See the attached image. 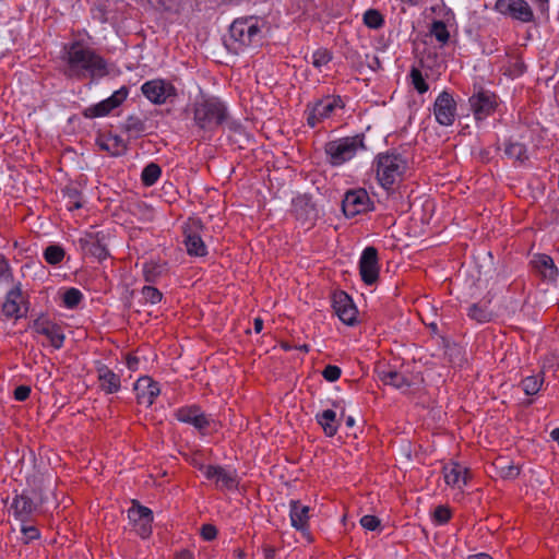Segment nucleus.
<instances>
[{
	"mask_svg": "<svg viewBox=\"0 0 559 559\" xmlns=\"http://www.w3.org/2000/svg\"><path fill=\"white\" fill-rule=\"evenodd\" d=\"M143 278L146 283L155 284L162 277L168 275L169 273V264L167 261H147L143 263L142 267Z\"/></svg>",
	"mask_w": 559,
	"mask_h": 559,
	"instance_id": "28",
	"label": "nucleus"
},
{
	"mask_svg": "<svg viewBox=\"0 0 559 559\" xmlns=\"http://www.w3.org/2000/svg\"><path fill=\"white\" fill-rule=\"evenodd\" d=\"M378 376L384 385H391L397 390H407L412 385V381L407 376L391 368L380 370Z\"/></svg>",
	"mask_w": 559,
	"mask_h": 559,
	"instance_id": "30",
	"label": "nucleus"
},
{
	"mask_svg": "<svg viewBox=\"0 0 559 559\" xmlns=\"http://www.w3.org/2000/svg\"><path fill=\"white\" fill-rule=\"evenodd\" d=\"M490 302V299L483 298L480 301L472 304L467 309V317L480 324L492 321L495 313L489 308Z\"/></svg>",
	"mask_w": 559,
	"mask_h": 559,
	"instance_id": "29",
	"label": "nucleus"
},
{
	"mask_svg": "<svg viewBox=\"0 0 559 559\" xmlns=\"http://www.w3.org/2000/svg\"><path fill=\"white\" fill-rule=\"evenodd\" d=\"M146 120V118H141L136 115H129L120 128L129 136L140 138L147 133Z\"/></svg>",
	"mask_w": 559,
	"mask_h": 559,
	"instance_id": "33",
	"label": "nucleus"
},
{
	"mask_svg": "<svg viewBox=\"0 0 559 559\" xmlns=\"http://www.w3.org/2000/svg\"><path fill=\"white\" fill-rule=\"evenodd\" d=\"M520 475V468L515 465L509 464L500 468V476L506 479H513Z\"/></svg>",
	"mask_w": 559,
	"mask_h": 559,
	"instance_id": "54",
	"label": "nucleus"
},
{
	"mask_svg": "<svg viewBox=\"0 0 559 559\" xmlns=\"http://www.w3.org/2000/svg\"><path fill=\"white\" fill-rule=\"evenodd\" d=\"M32 389L29 385H19L14 389L13 397L19 402L26 401L31 395Z\"/></svg>",
	"mask_w": 559,
	"mask_h": 559,
	"instance_id": "53",
	"label": "nucleus"
},
{
	"mask_svg": "<svg viewBox=\"0 0 559 559\" xmlns=\"http://www.w3.org/2000/svg\"><path fill=\"white\" fill-rule=\"evenodd\" d=\"M316 420L323 429L324 435L329 438H332L337 433L341 425V418H337L336 413L333 409H325L318 413L316 415Z\"/></svg>",
	"mask_w": 559,
	"mask_h": 559,
	"instance_id": "32",
	"label": "nucleus"
},
{
	"mask_svg": "<svg viewBox=\"0 0 559 559\" xmlns=\"http://www.w3.org/2000/svg\"><path fill=\"white\" fill-rule=\"evenodd\" d=\"M130 88L126 85L115 91L109 97L93 104L82 110V116L86 119H95L110 115L119 108L128 98Z\"/></svg>",
	"mask_w": 559,
	"mask_h": 559,
	"instance_id": "9",
	"label": "nucleus"
},
{
	"mask_svg": "<svg viewBox=\"0 0 559 559\" xmlns=\"http://www.w3.org/2000/svg\"><path fill=\"white\" fill-rule=\"evenodd\" d=\"M534 264L544 281L551 283L557 281L559 275L558 267L550 255L545 253L538 254L534 260Z\"/></svg>",
	"mask_w": 559,
	"mask_h": 559,
	"instance_id": "31",
	"label": "nucleus"
},
{
	"mask_svg": "<svg viewBox=\"0 0 559 559\" xmlns=\"http://www.w3.org/2000/svg\"><path fill=\"white\" fill-rule=\"evenodd\" d=\"M365 139V133L360 132L326 142L324 152L328 163L338 167L354 158L359 151H367Z\"/></svg>",
	"mask_w": 559,
	"mask_h": 559,
	"instance_id": "4",
	"label": "nucleus"
},
{
	"mask_svg": "<svg viewBox=\"0 0 559 559\" xmlns=\"http://www.w3.org/2000/svg\"><path fill=\"white\" fill-rule=\"evenodd\" d=\"M321 373L324 380L335 382L341 378L342 369L336 365H326Z\"/></svg>",
	"mask_w": 559,
	"mask_h": 559,
	"instance_id": "48",
	"label": "nucleus"
},
{
	"mask_svg": "<svg viewBox=\"0 0 559 559\" xmlns=\"http://www.w3.org/2000/svg\"><path fill=\"white\" fill-rule=\"evenodd\" d=\"M368 67L372 70V71H378L382 68L381 66V60L379 59L378 56H372L371 57V60L368 62Z\"/></svg>",
	"mask_w": 559,
	"mask_h": 559,
	"instance_id": "64",
	"label": "nucleus"
},
{
	"mask_svg": "<svg viewBox=\"0 0 559 559\" xmlns=\"http://www.w3.org/2000/svg\"><path fill=\"white\" fill-rule=\"evenodd\" d=\"M21 304H22V289L21 283H17L14 287H12L4 297V301L1 307L2 314L7 319H20L24 314L21 313Z\"/></svg>",
	"mask_w": 559,
	"mask_h": 559,
	"instance_id": "25",
	"label": "nucleus"
},
{
	"mask_svg": "<svg viewBox=\"0 0 559 559\" xmlns=\"http://www.w3.org/2000/svg\"><path fill=\"white\" fill-rule=\"evenodd\" d=\"M0 278L9 280L12 278V272L8 260L4 255L0 254Z\"/></svg>",
	"mask_w": 559,
	"mask_h": 559,
	"instance_id": "55",
	"label": "nucleus"
},
{
	"mask_svg": "<svg viewBox=\"0 0 559 559\" xmlns=\"http://www.w3.org/2000/svg\"><path fill=\"white\" fill-rule=\"evenodd\" d=\"M373 210V203L365 189L349 190L342 201V211L348 218Z\"/></svg>",
	"mask_w": 559,
	"mask_h": 559,
	"instance_id": "17",
	"label": "nucleus"
},
{
	"mask_svg": "<svg viewBox=\"0 0 559 559\" xmlns=\"http://www.w3.org/2000/svg\"><path fill=\"white\" fill-rule=\"evenodd\" d=\"M493 9L513 21L535 23L534 11L526 0H497Z\"/></svg>",
	"mask_w": 559,
	"mask_h": 559,
	"instance_id": "14",
	"label": "nucleus"
},
{
	"mask_svg": "<svg viewBox=\"0 0 559 559\" xmlns=\"http://www.w3.org/2000/svg\"><path fill=\"white\" fill-rule=\"evenodd\" d=\"M360 525L367 531H376L380 527L381 521L376 515L366 514L360 519Z\"/></svg>",
	"mask_w": 559,
	"mask_h": 559,
	"instance_id": "49",
	"label": "nucleus"
},
{
	"mask_svg": "<svg viewBox=\"0 0 559 559\" xmlns=\"http://www.w3.org/2000/svg\"><path fill=\"white\" fill-rule=\"evenodd\" d=\"M140 175H162V167L155 162H150L144 166Z\"/></svg>",
	"mask_w": 559,
	"mask_h": 559,
	"instance_id": "56",
	"label": "nucleus"
},
{
	"mask_svg": "<svg viewBox=\"0 0 559 559\" xmlns=\"http://www.w3.org/2000/svg\"><path fill=\"white\" fill-rule=\"evenodd\" d=\"M21 532L23 534V537L25 538V543H29L32 540L40 538V532L34 525L22 524Z\"/></svg>",
	"mask_w": 559,
	"mask_h": 559,
	"instance_id": "50",
	"label": "nucleus"
},
{
	"mask_svg": "<svg viewBox=\"0 0 559 559\" xmlns=\"http://www.w3.org/2000/svg\"><path fill=\"white\" fill-rule=\"evenodd\" d=\"M228 119V108L217 96L203 94L193 103V121L204 132L213 133Z\"/></svg>",
	"mask_w": 559,
	"mask_h": 559,
	"instance_id": "3",
	"label": "nucleus"
},
{
	"mask_svg": "<svg viewBox=\"0 0 559 559\" xmlns=\"http://www.w3.org/2000/svg\"><path fill=\"white\" fill-rule=\"evenodd\" d=\"M290 214L306 229L314 227L320 211L311 194L302 193L293 198Z\"/></svg>",
	"mask_w": 559,
	"mask_h": 559,
	"instance_id": "6",
	"label": "nucleus"
},
{
	"mask_svg": "<svg viewBox=\"0 0 559 559\" xmlns=\"http://www.w3.org/2000/svg\"><path fill=\"white\" fill-rule=\"evenodd\" d=\"M34 493V490L25 489L21 493H16L12 499L10 509L13 511L15 520L22 524L32 522L43 504V501H35Z\"/></svg>",
	"mask_w": 559,
	"mask_h": 559,
	"instance_id": "12",
	"label": "nucleus"
},
{
	"mask_svg": "<svg viewBox=\"0 0 559 559\" xmlns=\"http://www.w3.org/2000/svg\"><path fill=\"white\" fill-rule=\"evenodd\" d=\"M332 308L338 319L346 325L357 324L358 310L353 298L344 290H335L332 294Z\"/></svg>",
	"mask_w": 559,
	"mask_h": 559,
	"instance_id": "18",
	"label": "nucleus"
},
{
	"mask_svg": "<svg viewBox=\"0 0 559 559\" xmlns=\"http://www.w3.org/2000/svg\"><path fill=\"white\" fill-rule=\"evenodd\" d=\"M217 534L218 530L216 526L210 523L203 524L200 528V535L206 542L214 540L217 537Z\"/></svg>",
	"mask_w": 559,
	"mask_h": 559,
	"instance_id": "51",
	"label": "nucleus"
},
{
	"mask_svg": "<svg viewBox=\"0 0 559 559\" xmlns=\"http://www.w3.org/2000/svg\"><path fill=\"white\" fill-rule=\"evenodd\" d=\"M378 183L388 192L394 194L401 189L402 177H374Z\"/></svg>",
	"mask_w": 559,
	"mask_h": 559,
	"instance_id": "43",
	"label": "nucleus"
},
{
	"mask_svg": "<svg viewBox=\"0 0 559 559\" xmlns=\"http://www.w3.org/2000/svg\"><path fill=\"white\" fill-rule=\"evenodd\" d=\"M224 126H227V128L237 133H241L243 131V126L239 120L230 119V116L228 115L227 121L224 123Z\"/></svg>",
	"mask_w": 559,
	"mask_h": 559,
	"instance_id": "58",
	"label": "nucleus"
},
{
	"mask_svg": "<svg viewBox=\"0 0 559 559\" xmlns=\"http://www.w3.org/2000/svg\"><path fill=\"white\" fill-rule=\"evenodd\" d=\"M174 417L182 424L192 426L202 436L207 433V429L213 421L199 404L185 405L177 408L174 412Z\"/></svg>",
	"mask_w": 559,
	"mask_h": 559,
	"instance_id": "13",
	"label": "nucleus"
},
{
	"mask_svg": "<svg viewBox=\"0 0 559 559\" xmlns=\"http://www.w3.org/2000/svg\"><path fill=\"white\" fill-rule=\"evenodd\" d=\"M429 33L435 36L437 41L441 45H447L451 37L447 24L442 20H433L430 24Z\"/></svg>",
	"mask_w": 559,
	"mask_h": 559,
	"instance_id": "38",
	"label": "nucleus"
},
{
	"mask_svg": "<svg viewBox=\"0 0 559 559\" xmlns=\"http://www.w3.org/2000/svg\"><path fill=\"white\" fill-rule=\"evenodd\" d=\"M128 518L133 530L141 538L145 539L152 535L154 514L150 508L140 504L138 500H133L131 508L128 510Z\"/></svg>",
	"mask_w": 559,
	"mask_h": 559,
	"instance_id": "16",
	"label": "nucleus"
},
{
	"mask_svg": "<svg viewBox=\"0 0 559 559\" xmlns=\"http://www.w3.org/2000/svg\"><path fill=\"white\" fill-rule=\"evenodd\" d=\"M141 294L146 304L157 305L163 300V293L153 285H145L141 289Z\"/></svg>",
	"mask_w": 559,
	"mask_h": 559,
	"instance_id": "42",
	"label": "nucleus"
},
{
	"mask_svg": "<svg viewBox=\"0 0 559 559\" xmlns=\"http://www.w3.org/2000/svg\"><path fill=\"white\" fill-rule=\"evenodd\" d=\"M96 144L99 146L100 150L110 153V145L109 142H107V135L99 134L96 139Z\"/></svg>",
	"mask_w": 559,
	"mask_h": 559,
	"instance_id": "61",
	"label": "nucleus"
},
{
	"mask_svg": "<svg viewBox=\"0 0 559 559\" xmlns=\"http://www.w3.org/2000/svg\"><path fill=\"white\" fill-rule=\"evenodd\" d=\"M409 78L413 87L416 90V92L420 95L425 94L429 90V84L427 83L425 76L423 75L421 71L413 67L409 71Z\"/></svg>",
	"mask_w": 559,
	"mask_h": 559,
	"instance_id": "41",
	"label": "nucleus"
},
{
	"mask_svg": "<svg viewBox=\"0 0 559 559\" xmlns=\"http://www.w3.org/2000/svg\"><path fill=\"white\" fill-rule=\"evenodd\" d=\"M107 235L104 231H88L78 239V246L83 255H90L99 262L109 257L106 243Z\"/></svg>",
	"mask_w": 559,
	"mask_h": 559,
	"instance_id": "15",
	"label": "nucleus"
},
{
	"mask_svg": "<svg viewBox=\"0 0 559 559\" xmlns=\"http://www.w3.org/2000/svg\"><path fill=\"white\" fill-rule=\"evenodd\" d=\"M443 477L444 481L448 486L451 487H461V477L462 475H468L469 469L463 467L461 464L456 462H452L445 466H443Z\"/></svg>",
	"mask_w": 559,
	"mask_h": 559,
	"instance_id": "34",
	"label": "nucleus"
},
{
	"mask_svg": "<svg viewBox=\"0 0 559 559\" xmlns=\"http://www.w3.org/2000/svg\"><path fill=\"white\" fill-rule=\"evenodd\" d=\"M107 142H109L110 145V154L112 156H119L127 150V144L123 141V139L119 135H107Z\"/></svg>",
	"mask_w": 559,
	"mask_h": 559,
	"instance_id": "46",
	"label": "nucleus"
},
{
	"mask_svg": "<svg viewBox=\"0 0 559 559\" xmlns=\"http://www.w3.org/2000/svg\"><path fill=\"white\" fill-rule=\"evenodd\" d=\"M263 38L260 19L251 15L235 19L223 36V44L229 52L238 55L249 47L261 46Z\"/></svg>",
	"mask_w": 559,
	"mask_h": 559,
	"instance_id": "2",
	"label": "nucleus"
},
{
	"mask_svg": "<svg viewBox=\"0 0 559 559\" xmlns=\"http://www.w3.org/2000/svg\"><path fill=\"white\" fill-rule=\"evenodd\" d=\"M83 293L75 287H70L64 290L61 296L62 305L67 309H75L83 301Z\"/></svg>",
	"mask_w": 559,
	"mask_h": 559,
	"instance_id": "37",
	"label": "nucleus"
},
{
	"mask_svg": "<svg viewBox=\"0 0 559 559\" xmlns=\"http://www.w3.org/2000/svg\"><path fill=\"white\" fill-rule=\"evenodd\" d=\"M31 330L36 334L44 335L55 349L63 347L66 335L61 324L50 319L47 313H40L34 319L29 325Z\"/></svg>",
	"mask_w": 559,
	"mask_h": 559,
	"instance_id": "8",
	"label": "nucleus"
},
{
	"mask_svg": "<svg viewBox=\"0 0 559 559\" xmlns=\"http://www.w3.org/2000/svg\"><path fill=\"white\" fill-rule=\"evenodd\" d=\"M62 193L68 198V210L75 211L83 207L82 198V183L71 181L63 190Z\"/></svg>",
	"mask_w": 559,
	"mask_h": 559,
	"instance_id": "35",
	"label": "nucleus"
},
{
	"mask_svg": "<svg viewBox=\"0 0 559 559\" xmlns=\"http://www.w3.org/2000/svg\"><path fill=\"white\" fill-rule=\"evenodd\" d=\"M526 70L527 67L520 56L515 57L514 61L510 63V67L508 69L509 75L513 78H519L523 75L526 72Z\"/></svg>",
	"mask_w": 559,
	"mask_h": 559,
	"instance_id": "47",
	"label": "nucleus"
},
{
	"mask_svg": "<svg viewBox=\"0 0 559 559\" xmlns=\"http://www.w3.org/2000/svg\"><path fill=\"white\" fill-rule=\"evenodd\" d=\"M333 56L326 48H319L312 53V66L320 69L322 66L328 64Z\"/></svg>",
	"mask_w": 559,
	"mask_h": 559,
	"instance_id": "45",
	"label": "nucleus"
},
{
	"mask_svg": "<svg viewBox=\"0 0 559 559\" xmlns=\"http://www.w3.org/2000/svg\"><path fill=\"white\" fill-rule=\"evenodd\" d=\"M362 21L371 29H379L385 23L383 14L377 9H368L362 15Z\"/></svg>",
	"mask_w": 559,
	"mask_h": 559,
	"instance_id": "39",
	"label": "nucleus"
},
{
	"mask_svg": "<svg viewBox=\"0 0 559 559\" xmlns=\"http://www.w3.org/2000/svg\"><path fill=\"white\" fill-rule=\"evenodd\" d=\"M162 189L164 191V194L169 198H175V195L177 193L176 186L173 182H170L169 180L164 181Z\"/></svg>",
	"mask_w": 559,
	"mask_h": 559,
	"instance_id": "59",
	"label": "nucleus"
},
{
	"mask_svg": "<svg viewBox=\"0 0 559 559\" xmlns=\"http://www.w3.org/2000/svg\"><path fill=\"white\" fill-rule=\"evenodd\" d=\"M62 52L63 74L68 79L82 81L88 78L91 83H97L109 74L107 60L80 40L66 44Z\"/></svg>",
	"mask_w": 559,
	"mask_h": 559,
	"instance_id": "1",
	"label": "nucleus"
},
{
	"mask_svg": "<svg viewBox=\"0 0 559 559\" xmlns=\"http://www.w3.org/2000/svg\"><path fill=\"white\" fill-rule=\"evenodd\" d=\"M175 559H194V555L191 550L185 548L175 554Z\"/></svg>",
	"mask_w": 559,
	"mask_h": 559,
	"instance_id": "63",
	"label": "nucleus"
},
{
	"mask_svg": "<svg viewBox=\"0 0 559 559\" xmlns=\"http://www.w3.org/2000/svg\"><path fill=\"white\" fill-rule=\"evenodd\" d=\"M97 381L99 389L106 394H114L121 389L120 374L116 373L102 361L96 362Z\"/></svg>",
	"mask_w": 559,
	"mask_h": 559,
	"instance_id": "24",
	"label": "nucleus"
},
{
	"mask_svg": "<svg viewBox=\"0 0 559 559\" xmlns=\"http://www.w3.org/2000/svg\"><path fill=\"white\" fill-rule=\"evenodd\" d=\"M451 519L452 511L448 506L440 504L435 509L432 513L433 523L437 525H444L449 523Z\"/></svg>",
	"mask_w": 559,
	"mask_h": 559,
	"instance_id": "44",
	"label": "nucleus"
},
{
	"mask_svg": "<svg viewBox=\"0 0 559 559\" xmlns=\"http://www.w3.org/2000/svg\"><path fill=\"white\" fill-rule=\"evenodd\" d=\"M142 94L154 105L173 103L178 91L170 82L163 79L146 81L141 86Z\"/></svg>",
	"mask_w": 559,
	"mask_h": 559,
	"instance_id": "11",
	"label": "nucleus"
},
{
	"mask_svg": "<svg viewBox=\"0 0 559 559\" xmlns=\"http://www.w3.org/2000/svg\"><path fill=\"white\" fill-rule=\"evenodd\" d=\"M545 381L544 371H540L537 374L525 377L521 381V386L526 395H536Z\"/></svg>",
	"mask_w": 559,
	"mask_h": 559,
	"instance_id": "36",
	"label": "nucleus"
},
{
	"mask_svg": "<svg viewBox=\"0 0 559 559\" xmlns=\"http://www.w3.org/2000/svg\"><path fill=\"white\" fill-rule=\"evenodd\" d=\"M376 175H405L408 170V157L397 150L379 153L372 164Z\"/></svg>",
	"mask_w": 559,
	"mask_h": 559,
	"instance_id": "7",
	"label": "nucleus"
},
{
	"mask_svg": "<svg viewBox=\"0 0 559 559\" xmlns=\"http://www.w3.org/2000/svg\"><path fill=\"white\" fill-rule=\"evenodd\" d=\"M359 273L366 285H373L379 280L380 265L379 253L376 247L369 246L364 249L359 259Z\"/></svg>",
	"mask_w": 559,
	"mask_h": 559,
	"instance_id": "20",
	"label": "nucleus"
},
{
	"mask_svg": "<svg viewBox=\"0 0 559 559\" xmlns=\"http://www.w3.org/2000/svg\"><path fill=\"white\" fill-rule=\"evenodd\" d=\"M262 551L264 559H275L277 549L272 545H263Z\"/></svg>",
	"mask_w": 559,
	"mask_h": 559,
	"instance_id": "60",
	"label": "nucleus"
},
{
	"mask_svg": "<svg viewBox=\"0 0 559 559\" xmlns=\"http://www.w3.org/2000/svg\"><path fill=\"white\" fill-rule=\"evenodd\" d=\"M468 103L476 120H483L492 115L498 107V96L495 92L474 85V93Z\"/></svg>",
	"mask_w": 559,
	"mask_h": 559,
	"instance_id": "10",
	"label": "nucleus"
},
{
	"mask_svg": "<svg viewBox=\"0 0 559 559\" xmlns=\"http://www.w3.org/2000/svg\"><path fill=\"white\" fill-rule=\"evenodd\" d=\"M535 2L537 4V8H538V11L540 12V14L548 17L549 0H535Z\"/></svg>",
	"mask_w": 559,
	"mask_h": 559,
	"instance_id": "62",
	"label": "nucleus"
},
{
	"mask_svg": "<svg viewBox=\"0 0 559 559\" xmlns=\"http://www.w3.org/2000/svg\"><path fill=\"white\" fill-rule=\"evenodd\" d=\"M136 402L151 407L160 394V385L150 376L140 377L134 383Z\"/></svg>",
	"mask_w": 559,
	"mask_h": 559,
	"instance_id": "23",
	"label": "nucleus"
},
{
	"mask_svg": "<svg viewBox=\"0 0 559 559\" xmlns=\"http://www.w3.org/2000/svg\"><path fill=\"white\" fill-rule=\"evenodd\" d=\"M503 157L519 167L526 166L530 163L526 145L512 139L506 140L503 143Z\"/></svg>",
	"mask_w": 559,
	"mask_h": 559,
	"instance_id": "26",
	"label": "nucleus"
},
{
	"mask_svg": "<svg viewBox=\"0 0 559 559\" xmlns=\"http://www.w3.org/2000/svg\"><path fill=\"white\" fill-rule=\"evenodd\" d=\"M200 471L206 479H215L217 488L221 490H237L239 487V479L236 469L228 471L221 465H203L199 466Z\"/></svg>",
	"mask_w": 559,
	"mask_h": 559,
	"instance_id": "19",
	"label": "nucleus"
},
{
	"mask_svg": "<svg viewBox=\"0 0 559 559\" xmlns=\"http://www.w3.org/2000/svg\"><path fill=\"white\" fill-rule=\"evenodd\" d=\"M305 115L307 116V124L310 128H316L319 122L323 121L317 114V111H314V108L311 106V103H308L306 105Z\"/></svg>",
	"mask_w": 559,
	"mask_h": 559,
	"instance_id": "52",
	"label": "nucleus"
},
{
	"mask_svg": "<svg viewBox=\"0 0 559 559\" xmlns=\"http://www.w3.org/2000/svg\"><path fill=\"white\" fill-rule=\"evenodd\" d=\"M140 365V359L133 354H128L126 356V366L131 371H136Z\"/></svg>",
	"mask_w": 559,
	"mask_h": 559,
	"instance_id": "57",
	"label": "nucleus"
},
{
	"mask_svg": "<svg viewBox=\"0 0 559 559\" xmlns=\"http://www.w3.org/2000/svg\"><path fill=\"white\" fill-rule=\"evenodd\" d=\"M433 115L441 126L453 124L456 116V102L448 91H442L435 100Z\"/></svg>",
	"mask_w": 559,
	"mask_h": 559,
	"instance_id": "21",
	"label": "nucleus"
},
{
	"mask_svg": "<svg viewBox=\"0 0 559 559\" xmlns=\"http://www.w3.org/2000/svg\"><path fill=\"white\" fill-rule=\"evenodd\" d=\"M310 103L322 120L330 118L336 108L345 107V103L340 95H326Z\"/></svg>",
	"mask_w": 559,
	"mask_h": 559,
	"instance_id": "27",
	"label": "nucleus"
},
{
	"mask_svg": "<svg viewBox=\"0 0 559 559\" xmlns=\"http://www.w3.org/2000/svg\"><path fill=\"white\" fill-rule=\"evenodd\" d=\"M310 508L302 504L300 500L292 499L289 501V518L292 526L300 532L308 542H312L310 533L309 515Z\"/></svg>",
	"mask_w": 559,
	"mask_h": 559,
	"instance_id": "22",
	"label": "nucleus"
},
{
	"mask_svg": "<svg viewBox=\"0 0 559 559\" xmlns=\"http://www.w3.org/2000/svg\"><path fill=\"white\" fill-rule=\"evenodd\" d=\"M44 259L50 265H57L62 262L66 255L64 249L59 245H50L44 250Z\"/></svg>",
	"mask_w": 559,
	"mask_h": 559,
	"instance_id": "40",
	"label": "nucleus"
},
{
	"mask_svg": "<svg viewBox=\"0 0 559 559\" xmlns=\"http://www.w3.org/2000/svg\"><path fill=\"white\" fill-rule=\"evenodd\" d=\"M205 226L200 217H189L182 225L183 243L190 257H205L207 248L202 239Z\"/></svg>",
	"mask_w": 559,
	"mask_h": 559,
	"instance_id": "5",
	"label": "nucleus"
}]
</instances>
